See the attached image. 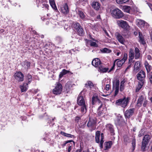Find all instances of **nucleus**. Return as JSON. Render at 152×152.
Here are the masks:
<instances>
[{
    "instance_id": "nucleus-48",
    "label": "nucleus",
    "mask_w": 152,
    "mask_h": 152,
    "mask_svg": "<svg viewBox=\"0 0 152 152\" xmlns=\"http://www.w3.org/2000/svg\"><path fill=\"white\" fill-rule=\"evenodd\" d=\"M127 57L128 56L127 54L126 53H125L124 54V56L123 58L121 60L125 62L127 60Z\"/></svg>"
},
{
    "instance_id": "nucleus-11",
    "label": "nucleus",
    "mask_w": 152,
    "mask_h": 152,
    "mask_svg": "<svg viewBox=\"0 0 152 152\" xmlns=\"http://www.w3.org/2000/svg\"><path fill=\"white\" fill-rule=\"evenodd\" d=\"M92 103L93 105L96 103L100 105L99 107V109L102 107V102L99 100L96 95H94L92 97Z\"/></svg>"
},
{
    "instance_id": "nucleus-42",
    "label": "nucleus",
    "mask_w": 152,
    "mask_h": 152,
    "mask_svg": "<svg viewBox=\"0 0 152 152\" xmlns=\"http://www.w3.org/2000/svg\"><path fill=\"white\" fill-rule=\"evenodd\" d=\"M124 63V61L121 60L118 61L117 63V65L118 67H121Z\"/></svg>"
},
{
    "instance_id": "nucleus-16",
    "label": "nucleus",
    "mask_w": 152,
    "mask_h": 152,
    "mask_svg": "<svg viewBox=\"0 0 152 152\" xmlns=\"http://www.w3.org/2000/svg\"><path fill=\"white\" fill-rule=\"evenodd\" d=\"M115 123L117 125H120L124 123V121L123 117L120 116L115 121Z\"/></svg>"
},
{
    "instance_id": "nucleus-24",
    "label": "nucleus",
    "mask_w": 152,
    "mask_h": 152,
    "mask_svg": "<svg viewBox=\"0 0 152 152\" xmlns=\"http://www.w3.org/2000/svg\"><path fill=\"white\" fill-rule=\"evenodd\" d=\"M99 70L100 72H106L108 70V68L105 67L102 64H101L99 66Z\"/></svg>"
},
{
    "instance_id": "nucleus-53",
    "label": "nucleus",
    "mask_w": 152,
    "mask_h": 152,
    "mask_svg": "<svg viewBox=\"0 0 152 152\" xmlns=\"http://www.w3.org/2000/svg\"><path fill=\"white\" fill-rule=\"evenodd\" d=\"M80 119V117H76L75 118V121L77 122H78L79 120Z\"/></svg>"
},
{
    "instance_id": "nucleus-12",
    "label": "nucleus",
    "mask_w": 152,
    "mask_h": 152,
    "mask_svg": "<svg viewBox=\"0 0 152 152\" xmlns=\"http://www.w3.org/2000/svg\"><path fill=\"white\" fill-rule=\"evenodd\" d=\"M134 109V108H130L126 110L124 113V115L126 118H129L133 114Z\"/></svg>"
},
{
    "instance_id": "nucleus-25",
    "label": "nucleus",
    "mask_w": 152,
    "mask_h": 152,
    "mask_svg": "<svg viewBox=\"0 0 152 152\" xmlns=\"http://www.w3.org/2000/svg\"><path fill=\"white\" fill-rule=\"evenodd\" d=\"M30 65V62L26 61H23L22 64V66L27 69L29 68Z\"/></svg>"
},
{
    "instance_id": "nucleus-51",
    "label": "nucleus",
    "mask_w": 152,
    "mask_h": 152,
    "mask_svg": "<svg viewBox=\"0 0 152 152\" xmlns=\"http://www.w3.org/2000/svg\"><path fill=\"white\" fill-rule=\"evenodd\" d=\"M115 60L114 61V63H113V66H112V68L110 69L109 70V72H110L111 71H112L113 69H114V68L115 66V62L117 60Z\"/></svg>"
},
{
    "instance_id": "nucleus-23",
    "label": "nucleus",
    "mask_w": 152,
    "mask_h": 152,
    "mask_svg": "<svg viewBox=\"0 0 152 152\" xmlns=\"http://www.w3.org/2000/svg\"><path fill=\"white\" fill-rule=\"evenodd\" d=\"M144 65L147 70V73L148 74L150 72L152 67L147 61H145V62Z\"/></svg>"
},
{
    "instance_id": "nucleus-5",
    "label": "nucleus",
    "mask_w": 152,
    "mask_h": 152,
    "mask_svg": "<svg viewBox=\"0 0 152 152\" xmlns=\"http://www.w3.org/2000/svg\"><path fill=\"white\" fill-rule=\"evenodd\" d=\"M96 123V118L95 117L90 118L87 126L90 130L92 131L95 129Z\"/></svg>"
},
{
    "instance_id": "nucleus-43",
    "label": "nucleus",
    "mask_w": 152,
    "mask_h": 152,
    "mask_svg": "<svg viewBox=\"0 0 152 152\" xmlns=\"http://www.w3.org/2000/svg\"><path fill=\"white\" fill-rule=\"evenodd\" d=\"M73 144L72 143L68 144L67 145L68 146L67 150L68 152H70L72 148Z\"/></svg>"
},
{
    "instance_id": "nucleus-29",
    "label": "nucleus",
    "mask_w": 152,
    "mask_h": 152,
    "mask_svg": "<svg viewBox=\"0 0 152 152\" xmlns=\"http://www.w3.org/2000/svg\"><path fill=\"white\" fill-rule=\"evenodd\" d=\"M139 37L140 38L139 42H140L142 44L144 45L145 44V42L144 38V37L142 34L141 33L139 32Z\"/></svg>"
},
{
    "instance_id": "nucleus-20",
    "label": "nucleus",
    "mask_w": 152,
    "mask_h": 152,
    "mask_svg": "<svg viewBox=\"0 0 152 152\" xmlns=\"http://www.w3.org/2000/svg\"><path fill=\"white\" fill-rule=\"evenodd\" d=\"M28 84L27 83H24L23 85L20 86V88L21 92H25L27 90L28 88Z\"/></svg>"
},
{
    "instance_id": "nucleus-21",
    "label": "nucleus",
    "mask_w": 152,
    "mask_h": 152,
    "mask_svg": "<svg viewBox=\"0 0 152 152\" xmlns=\"http://www.w3.org/2000/svg\"><path fill=\"white\" fill-rule=\"evenodd\" d=\"M119 80L117 81L115 83V88L114 96H116L118 94L119 89Z\"/></svg>"
},
{
    "instance_id": "nucleus-31",
    "label": "nucleus",
    "mask_w": 152,
    "mask_h": 152,
    "mask_svg": "<svg viewBox=\"0 0 152 152\" xmlns=\"http://www.w3.org/2000/svg\"><path fill=\"white\" fill-rule=\"evenodd\" d=\"M140 62L138 61L136 62L134 66V70L136 71L140 67Z\"/></svg>"
},
{
    "instance_id": "nucleus-4",
    "label": "nucleus",
    "mask_w": 152,
    "mask_h": 152,
    "mask_svg": "<svg viewBox=\"0 0 152 152\" xmlns=\"http://www.w3.org/2000/svg\"><path fill=\"white\" fill-rule=\"evenodd\" d=\"M100 132L97 131L96 132L95 140L96 142L98 143L100 142V147L102 148H103V144L104 142L103 139L104 138L103 134L102 133L101 136L100 135Z\"/></svg>"
},
{
    "instance_id": "nucleus-7",
    "label": "nucleus",
    "mask_w": 152,
    "mask_h": 152,
    "mask_svg": "<svg viewBox=\"0 0 152 152\" xmlns=\"http://www.w3.org/2000/svg\"><path fill=\"white\" fill-rule=\"evenodd\" d=\"M150 139L151 136L150 135H146L144 136L142 140L141 146V149L142 151H145L146 146L148 144Z\"/></svg>"
},
{
    "instance_id": "nucleus-57",
    "label": "nucleus",
    "mask_w": 152,
    "mask_h": 152,
    "mask_svg": "<svg viewBox=\"0 0 152 152\" xmlns=\"http://www.w3.org/2000/svg\"><path fill=\"white\" fill-rule=\"evenodd\" d=\"M104 32L105 33V34L106 35V36H107V37H109V35L108 34V33L105 30V31H104Z\"/></svg>"
},
{
    "instance_id": "nucleus-62",
    "label": "nucleus",
    "mask_w": 152,
    "mask_h": 152,
    "mask_svg": "<svg viewBox=\"0 0 152 152\" xmlns=\"http://www.w3.org/2000/svg\"><path fill=\"white\" fill-rule=\"evenodd\" d=\"M44 36L43 35H42V38H44Z\"/></svg>"
},
{
    "instance_id": "nucleus-37",
    "label": "nucleus",
    "mask_w": 152,
    "mask_h": 152,
    "mask_svg": "<svg viewBox=\"0 0 152 152\" xmlns=\"http://www.w3.org/2000/svg\"><path fill=\"white\" fill-rule=\"evenodd\" d=\"M69 72V71L66 70L65 69L63 70L60 73L59 76L60 77H62L64 75L67 73Z\"/></svg>"
},
{
    "instance_id": "nucleus-34",
    "label": "nucleus",
    "mask_w": 152,
    "mask_h": 152,
    "mask_svg": "<svg viewBox=\"0 0 152 152\" xmlns=\"http://www.w3.org/2000/svg\"><path fill=\"white\" fill-rule=\"evenodd\" d=\"M125 81L124 80H122L120 86V91H123L124 88V83Z\"/></svg>"
},
{
    "instance_id": "nucleus-58",
    "label": "nucleus",
    "mask_w": 152,
    "mask_h": 152,
    "mask_svg": "<svg viewBox=\"0 0 152 152\" xmlns=\"http://www.w3.org/2000/svg\"><path fill=\"white\" fill-rule=\"evenodd\" d=\"M57 40L60 39L61 40V39L60 37H58L57 38Z\"/></svg>"
},
{
    "instance_id": "nucleus-22",
    "label": "nucleus",
    "mask_w": 152,
    "mask_h": 152,
    "mask_svg": "<svg viewBox=\"0 0 152 152\" xmlns=\"http://www.w3.org/2000/svg\"><path fill=\"white\" fill-rule=\"evenodd\" d=\"M92 7L93 8L98 10L100 8V5L99 3L96 1H94L92 4Z\"/></svg>"
},
{
    "instance_id": "nucleus-32",
    "label": "nucleus",
    "mask_w": 152,
    "mask_h": 152,
    "mask_svg": "<svg viewBox=\"0 0 152 152\" xmlns=\"http://www.w3.org/2000/svg\"><path fill=\"white\" fill-rule=\"evenodd\" d=\"M123 8L125 12L128 13H130V10L131 9L130 6L127 5L124 6Z\"/></svg>"
},
{
    "instance_id": "nucleus-41",
    "label": "nucleus",
    "mask_w": 152,
    "mask_h": 152,
    "mask_svg": "<svg viewBox=\"0 0 152 152\" xmlns=\"http://www.w3.org/2000/svg\"><path fill=\"white\" fill-rule=\"evenodd\" d=\"M80 26H81L80 25L79 23H73V27L75 28L76 30L79 28H80Z\"/></svg>"
},
{
    "instance_id": "nucleus-36",
    "label": "nucleus",
    "mask_w": 152,
    "mask_h": 152,
    "mask_svg": "<svg viewBox=\"0 0 152 152\" xmlns=\"http://www.w3.org/2000/svg\"><path fill=\"white\" fill-rule=\"evenodd\" d=\"M129 0H116V3L119 4H122L128 2Z\"/></svg>"
},
{
    "instance_id": "nucleus-49",
    "label": "nucleus",
    "mask_w": 152,
    "mask_h": 152,
    "mask_svg": "<svg viewBox=\"0 0 152 152\" xmlns=\"http://www.w3.org/2000/svg\"><path fill=\"white\" fill-rule=\"evenodd\" d=\"M110 50H109L108 49L104 48L102 50V52L104 53H109Z\"/></svg>"
},
{
    "instance_id": "nucleus-13",
    "label": "nucleus",
    "mask_w": 152,
    "mask_h": 152,
    "mask_svg": "<svg viewBox=\"0 0 152 152\" xmlns=\"http://www.w3.org/2000/svg\"><path fill=\"white\" fill-rule=\"evenodd\" d=\"M15 79L18 81H23V80L24 76L21 72H18L14 75Z\"/></svg>"
},
{
    "instance_id": "nucleus-27",
    "label": "nucleus",
    "mask_w": 152,
    "mask_h": 152,
    "mask_svg": "<svg viewBox=\"0 0 152 152\" xmlns=\"http://www.w3.org/2000/svg\"><path fill=\"white\" fill-rule=\"evenodd\" d=\"M138 26L142 28L145 25V22L144 21L140 19H138L137 21Z\"/></svg>"
},
{
    "instance_id": "nucleus-17",
    "label": "nucleus",
    "mask_w": 152,
    "mask_h": 152,
    "mask_svg": "<svg viewBox=\"0 0 152 152\" xmlns=\"http://www.w3.org/2000/svg\"><path fill=\"white\" fill-rule=\"evenodd\" d=\"M144 97L142 96H141L139 97L137 101V103L136 106L139 107L141 106L142 103L143 102L144 100Z\"/></svg>"
},
{
    "instance_id": "nucleus-55",
    "label": "nucleus",
    "mask_w": 152,
    "mask_h": 152,
    "mask_svg": "<svg viewBox=\"0 0 152 152\" xmlns=\"http://www.w3.org/2000/svg\"><path fill=\"white\" fill-rule=\"evenodd\" d=\"M147 4L151 10L152 11V4L150 3H147Z\"/></svg>"
},
{
    "instance_id": "nucleus-61",
    "label": "nucleus",
    "mask_w": 152,
    "mask_h": 152,
    "mask_svg": "<svg viewBox=\"0 0 152 152\" xmlns=\"http://www.w3.org/2000/svg\"><path fill=\"white\" fill-rule=\"evenodd\" d=\"M151 100L152 102V97L151 98Z\"/></svg>"
},
{
    "instance_id": "nucleus-19",
    "label": "nucleus",
    "mask_w": 152,
    "mask_h": 152,
    "mask_svg": "<svg viewBox=\"0 0 152 152\" xmlns=\"http://www.w3.org/2000/svg\"><path fill=\"white\" fill-rule=\"evenodd\" d=\"M112 144V141H110L105 142L104 143V150H106L110 149Z\"/></svg>"
},
{
    "instance_id": "nucleus-52",
    "label": "nucleus",
    "mask_w": 152,
    "mask_h": 152,
    "mask_svg": "<svg viewBox=\"0 0 152 152\" xmlns=\"http://www.w3.org/2000/svg\"><path fill=\"white\" fill-rule=\"evenodd\" d=\"M110 88V85L108 84H107L106 86V89L107 91H108L109 90Z\"/></svg>"
},
{
    "instance_id": "nucleus-18",
    "label": "nucleus",
    "mask_w": 152,
    "mask_h": 152,
    "mask_svg": "<svg viewBox=\"0 0 152 152\" xmlns=\"http://www.w3.org/2000/svg\"><path fill=\"white\" fill-rule=\"evenodd\" d=\"M61 11L63 13L65 14L69 12V8L67 4H65L64 6L61 8Z\"/></svg>"
},
{
    "instance_id": "nucleus-40",
    "label": "nucleus",
    "mask_w": 152,
    "mask_h": 152,
    "mask_svg": "<svg viewBox=\"0 0 152 152\" xmlns=\"http://www.w3.org/2000/svg\"><path fill=\"white\" fill-rule=\"evenodd\" d=\"M132 144L133 147L132 151H134L136 146V140L134 138H133L132 140Z\"/></svg>"
},
{
    "instance_id": "nucleus-38",
    "label": "nucleus",
    "mask_w": 152,
    "mask_h": 152,
    "mask_svg": "<svg viewBox=\"0 0 152 152\" xmlns=\"http://www.w3.org/2000/svg\"><path fill=\"white\" fill-rule=\"evenodd\" d=\"M78 13L79 16L81 19H84L85 18V15L82 11H78Z\"/></svg>"
},
{
    "instance_id": "nucleus-33",
    "label": "nucleus",
    "mask_w": 152,
    "mask_h": 152,
    "mask_svg": "<svg viewBox=\"0 0 152 152\" xmlns=\"http://www.w3.org/2000/svg\"><path fill=\"white\" fill-rule=\"evenodd\" d=\"M61 133L62 135H64L67 137H70L71 138H74V135H71V134H67L63 132H61Z\"/></svg>"
},
{
    "instance_id": "nucleus-59",
    "label": "nucleus",
    "mask_w": 152,
    "mask_h": 152,
    "mask_svg": "<svg viewBox=\"0 0 152 152\" xmlns=\"http://www.w3.org/2000/svg\"><path fill=\"white\" fill-rule=\"evenodd\" d=\"M120 52H118L116 53V55L117 56H118L120 54Z\"/></svg>"
},
{
    "instance_id": "nucleus-26",
    "label": "nucleus",
    "mask_w": 152,
    "mask_h": 152,
    "mask_svg": "<svg viewBox=\"0 0 152 152\" xmlns=\"http://www.w3.org/2000/svg\"><path fill=\"white\" fill-rule=\"evenodd\" d=\"M85 86L86 88L91 89L94 87V85L91 81H87L86 83L85 84Z\"/></svg>"
},
{
    "instance_id": "nucleus-56",
    "label": "nucleus",
    "mask_w": 152,
    "mask_h": 152,
    "mask_svg": "<svg viewBox=\"0 0 152 152\" xmlns=\"http://www.w3.org/2000/svg\"><path fill=\"white\" fill-rule=\"evenodd\" d=\"M147 58L149 60H151V57L150 55H148L147 56Z\"/></svg>"
},
{
    "instance_id": "nucleus-3",
    "label": "nucleus",
    "mask_w": 152,
    "mask_h": 152,
    "mask_svg": "<svg viewBox=\"0 0 152 152\" xmlns=\"http://www.w3.org/2000/svg\"><path fill=\"white\" fill-rule=\"evenodd\" d=\"M112 16L114 18L119 19L124 16V13L118 8H115L111 11Z\"/></svg>"
},
{
    "instance_id": "nucleus-47",
    "label": "nucleus",
    "mask_w": 152,
    "mask_h": 152,
    "mask_svg": "<svg viewBox=\"0 0 152 152\" xmlns=\"http://www.w3.org/2000/svg\"><path fill=\"white\" fill-rule=\"evenodd\" d=\"M71 142H73V143L74 144V145L75 144L73 140H67V141H65V142L64 143H63L62 145L64 147L66 146V144H67L68 143Z\"/></svg>"
},
{
    "instance_id": "nucleus-45",
    "label": "nucleus",
    "mask_w": 152,
    "mask_h": 152,
    "mask_svg": "<svg viewBox=\"0 0 152 152\" xmlns=\"http://www.w3.org/2000/svg\"><path fill=\"white\" fill-rule=\"evenodd\" d=\"M27 78L28 81V83H30L32 81V76L30 75H28L27 76Z\"/></svg>"
},
{
    "instance_id": "nucleus-64",
    "label": "nucleus",
    "mask_w": 152,
    "mask_h": 152,
    "mask_svg": "<svg viewBox=\"0 0 152 152\" xmlns=\"http://www.w3.org/2000/svg\"><path fill=\"white\" fill-rule=\"evenodd\" d=\"M55 118V117L54 118H53L52 119V120L53 121Z\"/></svg>"
},
{
    "instance_id": "nucleus-54",
    "label": "nucleus",
    "mask_w": 152,
    "mask_h": 152,
    "mask_svg": "<svg viewBox=\"0 0 152 152\" xmlns=\"http://www.w3.org/2000/svg\"><path fill=\"white\" fill-rule=\"evenodd\" d=\"M149 80L150 83L152 84V72H151V76L149 77Z\"/></svg>"
},
{
    "instance_id": "nucleus-35",
    "label": "nucleus",
    "mask_w": 152,
    "mask_h": 152,
    "mask_svg": "<svg viewBox=\"0 0 152 152\" xmlns=\"http://www.w3.org/2000/svg\"><path fill=\"white\" fill-rule=\"evenodd\" d=\"M49 2L50 5L54 9L57 8L54 1V0H49Z\"/></svg>"
},
{
    "instance_id": "nucleus-10",
    "label": "nucleus",
    "mask_w": 152,
    "mask_h": 152,
    "mask_svg": "<svg viewBox=\"0 0 152 152\" xmlns=\"http://www.w3.org/2000/svg\"><path fill=\"white\" fill-rule=\"evenodd\" d=\"M62 86L60 83L57 84L54 89L53 90V93L56 95H58L60 94L62 90Z\"/></svg>"
},
{
    "instance_id": "nucleus-15",
    "label": "nucleus",
    "mask_w": 152,
    "mask_h": 152,
    "mask_svg": "<svg viewBox=\"0 0 152 152\" xmlns=\"http://www.w3.org/2000/svg\"><path fill=\"white\" fill-rule=\"evenodd\" d=\"M92 64L95 67H99L101 64L100 61L98 58H95L92 61Z\"/></svg>"
},
{
    "instance_id": "nucleus-8",
    "label": "nucleus",
    "mask_w": 152,
    "mask_h": 152,
    "mask_svg": "<svg viewBox=\"0 0 152 152\" xmlns=\"http://www.w3.org/2000/svg\"><path fill=\"white\" fill-rule=\"evenodd\" d=\"M145 77V73L142 70H141L137 75V79L141 81V83H140V89L143 85Z\"/></svg>"
},
{
    "instance_id": "nucleus-63",
    "label": "nucleus",
    "mask_w": 152,
    "mask_h": 152,
    "mask_svg": "<svg viewBox=\"0 0 152 152\" xmlns=\"http://www.w3.org/2000/svg\"><path fill=\"white\" fill-rule=\"evenodd\" d=\"M151 151H152V146H151Z\"/></svg>"
},
{
    "instance_id": "nucleus-6",
    "label": "nucleus",
    "mask_w": 152,
    "mask_h": 152,
    "mask_svg": "<svg viewBox=\"0 0 152 152\" xmlns=\"http://www.w3.org/2000/svg\"><path fill=\"white\" fill-rule=\"evenodd\" d=\"M77 102L79 105L82 106L81 111L82 113H86V109L83 97L82 96H80L78 97L77 98Z\"/></svg>"
},
{
    "instance_id": "nucleus-60",
    "label": "nucleus",
    "mask_w": 152,
    "mask_h": 152,
    "mask_svg": "<svg viewBox=\"0 0 152 152\" xmlns=\"http://www.w3.org/2000/svg\"><path fill=\"white\" fill-rule=\"evenodd\" d=\"M91 39H92L94 41H96V40L95 39L93 38H91Z\"/></svg>"
},
{
    "instance_id": "nucleus-44",
    "label": "nucleus",
    "mask_w": 152,
    "mask_h": 152,
    "mask_svg": "<svg viewBox=\"0 0 152 152\" xmlns=\"http://www.w3.org/2000/svg\"><path fill=\"white\" fill-rule=\"evenodd\" d=\"M124 141L125 142L126 144L129 142V139L128 137L126 135H124Z\"/></svg>"
},
{
    "instance_id": "nucleus-39",
    "label": "nucleus",
    "mask_w": 152,
    "mask_h": 152,
    "mask_svg": "<svg viewBox=\"0 0 152 152\" xmlns=\"http://www.w3.org/2000/svg\"><path fill=\"white\" fill-rule=\"evenodd\" d=\"M100 108L99 109V108H98V114L99 116H103L104 115V112L103 110H101L100 109Z\"/></svg>"
},
{
    "instance_id": "nucleus-1",
    "label": "nucleus",
    "mask_w": 152,
    "mask_h": 152,
    "mask_svg": "<svg viewBox=\"0 0 152 152\" xmlns=\"http://www.w3.org/2000/svg\"><path fill=\"white\" fill-rule=\"evenodd\" d=\"M141 56L140 51L139 49L137 47H136L134 49V53L133 49L130 48L129 50V59L128 63V66L126 68L125 72H126L128 71L131 67L133 63V61L132 60L134 58L135 59L139 58Z\"/></svg>"
},
{
    "instance_id": "nucleus-28",
    "label": "nucleus",
    "mask_w": 152,
    "mask_h": 152,
    "mask_svg": "<svg viewBox=\"0 0 152 152\" xmlns=\"http://www.w3.org/2000/svg\"><path fill=\"white\" fill-rule=\"evenodd\" d=\"M77 30V33L79 36H82L84 35V32L83 28H82L81 26L78 28Z\"/></svg>"
},
{
    "instance_id": "nucleus-2",
    "label": "nucleus",
    "mask_w": 152,
    "mask_h": 152,
    "mask_svg": "<svg viewBox=\"0 0 152 152\" xmlns=\"http://www.w3.org/2000/svg\"><path fill=\"white\" fill-rule=\"evenodd\" d=\"M129 99V98L125 97L119 99L116 101L115 104L117 106H120L123 108H125L128 104Z\"/></svg>"
},
{
    "instance_id": "nucleus-46",
    "label": "nucleus",
    "mask_w": 152,
    "mask_h": 152,
    "mask_svg": "<svg viewBox=\"0 0 152 152\" xmlns=\"http://www.w3.org/2000/svg\"><path fill=\"white\" fill-rule=\"evenodd\" d=\"M89 42L90 43V45L91 46L96 47L98 46V45L96 42H92L91 40H90Z\"/></svg>"
},
{
    "instance_id": "nucleus-30",
    "label": "nucleus",
    "mask_w": 152,
    "mask_h": 152,
    "mask_svg": "<svg viewBox=\"0 0 152 152\" xmlns=\"http://www.w3.org/2000/svg\"><path fill=\"white\" fill-rule=\"evenodd\" d=\"M106 128L109 130L111 133L113 134L114 133V130L113 128V126L111 124H107L106 126Z\"/></svg>"
},
{
    "instance_id": "nucleus-14",
    "label": "nucleus",
    "mask_w": 152,
    "mask_h": 152,
    "mask_svg": "<svg viewBox=\"0 0 152 152\" xmlns=\"http://www.w3.org/2000/svg\"><path fill=\"white\" fill-rule=\"evenodd\" d=\"M116 39L122 44H124L125 40L122 35L119 33H116L115 34Z\"/></svg>"
},
{
    "instance_id": "nucleus-50",
    "label": "nucleus",
    "mask_w": 152,
    "mask_h": 152,
    "mask_svg": "<svg viewBox=\"0 0 152 152\" xmlns=\"http://www.w3.org/2000/svg\"><path fill=\"white\" fill-rule=\"evenodd\" d=\"M143 102L144 103L143 104V106L144 107H145L147 104L148 102L145 99H144L143 101Z\"/></svg>"
},
{
    "instance_id": "nucleus-9",
    "label": "nucleus",
    "mask_w": 152,
    "mask_h": 152,
    "mask_svg": "<svg viewBox=\"0 0 152 152\" xmlns=\"http://www.w3.org/2000/svg\"><path fill=\"white\" fill-rule=\"evenodd\" d=\"M118 25L122 28L126 30L129 29V26L126 21L123 20H118L117 21Z\"/></svg>"
}]
</instances>
